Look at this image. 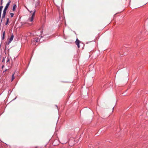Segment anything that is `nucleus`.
<instances>
[{"mask_svg": "<svg viewBox=\"0 0 148 148\" xmlns=\"http://www.w3.org/2000/svg\"><path fill=\"white\" fill-rule=\"evenodd\" d=\"M35 11H34V12L33 13L31 17L28 19L27 21V22L26 23H25V24H28L29 25H32V23H28V22H29V21L32 22L33 21V20L34 17L35 15Z\"/></svg>", "mask_w": 148, "mask_h": 148, "instance_id": "1", "label": "nucleus"}, {"mask_svg": "<svg viewBox=\"0 0 148 148\" xmlns=\"http://www.w3.org/2000/svg\"><path fill=\"white\" fill-rule=\"evenodd\" d=\"M79 40L78 39H77L75 41V44L77 45L78 48H79L80 47L79 45Z\"/></svg>", "mask_w": 148, "mask_h": 148, "instance_id": "2", "label": "nucleus"}, {"mask_svg": "<svg viewBox=\"0 0 148 148\" xmlns=\"http://www.w3.org/2000/svg\"><path fill=\"white\" fill-rule=\"evenodd\" d=\"M6 13V11L3 10V14L2 17V19L1 21V24L2 19H3V18H4L5 16Z\"/></svg>", "mask_w": 148, "mask_h": 148, "instance_id": "3", "label": "nucleus"}, {"mask_svg": "<svg viewBox=\"0 0 148 148\" xmlns=\"http://www.w3.org/2000/svg\"><path fill=\"white\" fill-rule=\"evenodd\" d=\"M14 35L13 34L11 36L9 39V41L8 42V45H9V44L13 40V38H14Z\"/></svg>", "mask_w": 148, "mask_h": 148, "instance_id": "4", "label": "nucleus"}, {"mask_svg": "<svg viewBox=\"0 0 148 148\" xmlns=\"http://www.w3.org/2000/svg\"><path fill=\"white\" fill-rule=\"evenodd\" d=\"M9 5V3H7L6 4L5 6V7L3 10L6 11V10H7V9L8 8Z\"/></svg>", "mask_w": 148, "mask_h": 148, "instance_id": "5", "label": "nucleus"}, {"mask_svg": "<svg viewBox=\"0 0 148 148\" xmlns=\"http://www.w3.org/2000/svg\"><path fill=\"white\" fill-rule=\"evenodd\" d=\"M40 40V39L38 38H35L34 39L33 41H35L36 42H39Z\"/></svg>", "mask_w": 148, "mask_h": 148, "instance_id": "6", "label": "nucleus"}, {"mask_svg": "<svg viewBox=\"0 0 148 148\" xmlns=\"http://www.w3.org/2000/svg\"><path fill=\"white\" fill-rule=\"evenodd\" d=\"M16 4H14L12 10L13 11H14L15 10L16 8Z\"/></svg>", "mask_w": 148, "mask_h": 148, "instance_id": "7", "label": "nucleus"}, {"mask_svg": "<svg viewBox=\"0 0 148 148\" xmlns=\"http://www.w3.org/2000/svg\"><path fill=\"white\" fill-rule=\"evenodd\" d=\"M14 73H13V74H12V81H13V80L14 79Z\"/></svg>", "mask_w": 148, "mask_h": 148, "instance_id": "8", "label": "nucleus"}, {"mask_svg": "<svg viewBox=\"0 0 148 148\" xmlns=\"http://www.w3.org/2000/svg\"><path fill=\"white\" fill-rule=\"evenodd\" d=\"M5 34V31H4L3 32V36L2 37V40H3L4 39Z\"/></svg>", "mask_w": 148, "mask_h": 148, "instance_id": "9", "label": "nucleus"}, {"mask_svg": "<svg viewBox=\"0 0 148 148\" xmlns=\"http://www.w3.org/2000/svg\"><path fill=\"white\" fill-rule=\"evenodd\" d=\"M9 21V18H8L7 19V21L5 23V25H7L8 24V23Z\"/></svg>", "mask_w": 148, "mask_h": 148, "instance_id": "10", "label": "nucleus"}, {"mask_svg": "<svg viewBox=\"0 0 148 148\" xmlns=\"http://www.w3.org/2000/svg\"><path fill=\"white\" fill-rule=\"evenodd\" d=\"M7 61H6V62H9L10 61V59L8 57H7Z\"/></svg>", "mask_w": 148, "mask_h": 148, "instance_id": "11", "label": "nucleus"}, {"mask_svg": "<svg viewBox=\"0 0 148 148\" xmlns=\"http://www.w3.org/2000/svg\"><path fill=\"white\" fill-rule=\"evenodd\" d=\"M10 15H11V17H13L14 16V14L13 13H11L10 14Z\"/></svg>", "mask_w": 148, "mask_h": 148, "instance_id": "12", "label": "nucleus"}, {"mask_svg": "<svg viewBox=\"0 0 148 148\" xmlns=\"http://www.w3.org/2000/svg\"><path fill=\"white\" fill-rule=\"evenodd\" d=\"M3 8V6H1L0 7V11H2V9Z\"/></svg>", "mask_w": 148, "mask_h": 148, "instance_id": "13", "label": "nucleus"}, {"mask_svg": "<svg viewBox=\"0 0 148 148\" xmlns=\"http://www.w3.org/2000/svg\"><path fill=\"white\" fill-rule=\"evenodd\" d=\"M11 1L10 0H9L8 2L7 3H9V4L10 5V3H11Z\"/></svg>", "mask_w": 148, "mask_h": 148, "instance_id": "14", "label": "nucleus"}, {"mask_svg": "<svg viewBox=\"0 0 148 148\" xmlns=\"http://www.w3.org/2000/svg\"><path fill=\"white\" fill-rule=\"evenodd\" d=\"M3 0H1V4L2 5L3 3Z\"/></svg>", "mask_w": 148, "mask_h": 148, "instance_id": "15", "label": "nucleus"}, {"mask_svg": "<svg viewBox=\"0 0 148 148\" xmlns=\"http://www.w3.org/2000/svg\"><path fill=\"white\" fill-rule=\"evenodd\" d=\"M2 11H0V15H1Z\"/></svg>", "mask_w": 148, "mask_h": 148, "instance_id": "16", "label": "nucleus"}, {"mask_svg": "<svg viewBox=\"0 0 148 148\" xmlns=\"http://www.w3.org/2000/svg\"><path fill=\"white\" fill-rule=\"evenodd\" d=\"M40 32L41 33H42L43 31H40Z\"/></svg>", "mask_w": 148, "mask_h": 148, "instance_id": "17", "label": "nucleus"}, {"mask_svg": "<svg viewBox=\"0 0 148 148\" xmlns=\"http://www.w3.org/2000/svg\"><path fill=\"white\" fill-rule=\"evenodd\" d=\"M55 2L56 3L57 2V0H55Z\"/></svg>", "mask_w": 148, "mask_h": 148, "instance_id": "18", "label": "nucleus"}, {"mask_svg": "<svg viewBox=\"0 0 148 148\" xmlns=\"http://www.w3.org/2000/svg\"><path fill=\"white\" fill-rule=\"evenodd\" d=\"M37 36H40V35L39 34H37Z\"/></svg>", "mask_w": 148, "mask_h": 148, "instance_id": "19", "label": "nucleus"}, {"mask_svg": "<svg viewBox=\"0 0 148 148\" xmlns=\"http://www.w3.org/2000/svg\"><path fill=\"white\" fill-rule=\"evenodd\" d=\"M1 15H0V18H1Z\"/></svg>", "mask_w": 148, "mask_h": 148, "instance_id": "20", "label": "nucleus"}, {"mask_svg": "<svg viewBox=\"0 0 148 148\" xmlns=\"http://www.w3.org/2000/svg\"><path fill=\"white\" fill-rule=\"evenodd\" d=\"M40 31V30H38V31Z\"/></svg>", "mask_w": 148, "mask_h": 148, "instance_id": "21", "label": "nucleus"}, {"mask_svg": "<svg viewBox=\"0 0 148 148\" xmlns=\"http://www.w3.org/2000/svg\"><path fill=\"white\" fill-rule=\"evenodd\" d=\"M3 66H2V68H3Z\"/></svg>", "mask_w": 148, "mask_h": 148, "instance_id": "22", "label": "nucleus"}]
</instances>
